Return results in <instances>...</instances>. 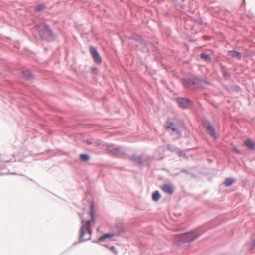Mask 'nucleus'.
Here are the masks:
<instances>
[{"label":"nucleus","instance_id":"obj_1","mask_svg":"<svg viewBox=\"0 0 255 255\" xmlns=\"http://www.w3.org/2000/svg\"><path fill=\"white\" fill-rule=\"evenodd\" d=\"M94 203H91L90 204V210L91 220H87L85 221L84 220H82L81 222L82 225L80 228V235L79 239V242L80 243L83 242L85 241V240L83 239L82 238L85 234V230L87 231V232L89 235H91L92 234V230L91 228V224L93 223V224H95L96 223L95 217L94 215Z\"/></svg>","mask_w":255,"mask_h":255},{"label":"nucleus","instance_id":"obj_2","mask_svg":"<svg viewBox=\"0 0 255 255\" xmlns=\"http://www.w3.org/2000/svg\"><path fill=\"white\" fill-rule=\"evenodd\" d=\"M184 86L190 89L205 88L206 85H210V82L201 79L195 76H190L185 78L182 81Z\"/></svg>","mask_w":255,"mask_h":255},{"label":"nucleus","instance_id":"obj_3","mask_svg":"<svg viewBox=\"0 0 255 255\" xmlns=\"http://www.w3.org/2000/svg\"><path fill=\"white\" fill-rule=\"evenodd\" d=\"M35 28L38 31L40 36L42 39L48 41H51L55 39L56 35L48 25L44 24H36Z\"/></svg>","mask_w":255,"mask_h":255},{"label":"nucleus","instance_id":"obj_4","mask_svg":"<svg viewBox=\"0 0 255 255\" xmlns=\"http://www.w3.org/2000/svg\"><path fill=\"white\" fill-rule=\"evenodd\" d=\"M198 230L192 231L183 234L179 237V244L182 245L185 243H189L201 235Z\"/></svg>","mask_w":255,"mask_h":255},{"label":"nucleus","instance_id":"obj_5","mask_svg":"<svg viewBox=\"0 0 255 255\" xmlns=\"http://www.w3.org/2000/svg\"><path fill=\"white\" fill-rule=\"evenodd\" d=\"M15 159L13 155L4 154L0 155V175H7L8 172L4 171L5 163L15 161Z\"/></svg>","mask_w":255,"mask_h":255},{"label":"nucleus","instance_id":"obj_6","mask_svg":"<svg viewBox=\"0 0 255 255\" xmlns=\"http://www.w3.org/2000/svg\"><path fill=\"white\" fill-rule=\"evenodd\" d=\"M107 151L113 155L124 154L125 150L124 148L116 145H108L107 147Z\"/></svg>","mask_w":255,"mask_h":255},{"label":"nucleus","instance_id":"obj_7","mask_svg":"<svg viewBox=\"0 0 255 255\" xmlns=\"http://www.w3.org/2000/svg\"><path fill=\"white\" fill-rule=\"evenodd\" d=\"M202 125L204 128L206 129L208 134L211 137H214L216 138V132L215 129L209 121L207 119H203L202 120Z\"/></svg>","mask_w":255,"mask_h":255},{"label":"nucleus","instance_id":"obj_8","mask_svg":"<svg viewBox=\"0 0 255 255\" xmlns=\"http://www.w3.org/2000/svg\"><path fill=\"white\" fill-rule=\"evenodd\" d=\"M202 125L204 128L206 129L208 134L211 137H214L216 138V132L215 129L209 121L207 119H203L202 120Z\"/></svg>","mask_w":255,"mask_h":255},{"label":"nucleus","instance_id":"obj_9","mask_svg":"<svg viewBox=\"0 0 255 255\" xmlns=\"http://www.w3.org/2000/svg\"><path fill=\"white\" fill-rule=\"evenodd\" d=\"M176 101L179 106L183 109L189 108L193 105L192 101L188 98L178 97L176 98Z\"/></svg>","mask_w":255,"mask_h":255},{"label":"nucleus","instance_id":"obj_10","mask_svg":"<svg viewBox=\"0 0 255 255\" xmlns=\"http://www.w3.org/2000/svg\"><path fill=\"white\" fill-rule=\"evenodd\" d=\"M173 120V119L168 118L166 122L165 127L167 128L171 129L173 132L180 135L181 131L178 126L174 124Z\"/></svg>","mask_w":255,"mask_h":255},{"label":"nucleus","instance_id":"obj_11","mask_svg":"<svg viewBox=\"0 0 255 255\" xmlns=\"http://www.w3.org/2000/svg\"><path fill=\"white\" fill-rule=\"evenodd\" d=\"M90 51L95 62L98 64H101L102 62V58L97 49L94 47L91 46Z\"/></svg>","mask_w":255,"mask_h":255},{"label":"nucleus","instance_id":"obj_12","mask_svg":"<svg viewBox=\"0 0 255 255\" xmlns=\"http://www.w3.org/2000/svg\"><path fill=\"white\" fill-rule=\"evenodd\" d=\"M131 159L133 163L136 165L142 167L145 163V160H143L141 156H137L136 155H133Z\"/></svg>","mask_w":255,"mask_h":255},{"label":"nucleus","instance_id":"obj_13","mask_svg":"<svg viewBox=\"0 0 255 255\" xmlns=\"http://www.w3.org/2000/svg\"><path fill=\"white\" fill-rule=\"evenodd\" d=\"M162 190L165 193L171 195L173 193L172 187L168 184H163L161 187Z\"/></svg>","mask_w":255,"mask_h":255},{"label":"nucleus","instance_id":"obj_14","mask_svg":"<svg viewBox=\"0 0 255 255\" xmlns=\"http://www.w3.org/2000/svg\"><path fill=\"white\" fill-rule=\"evenodd\" d=\"M116 236V234L114 233H108L104 234L103 236L100 237L96 242H100L104 241L107 239H109L113 237Z\"/></svg>","mask_w":255,"mask_h":255},{"label":"nucleus","instance_id":"obj_15","mask_svg":"<svg viewBox=\"0 0 255 255\" xmlns=\"http://www.w3.org/2000/svg\"><path fill=\"white\" fill-rule=\"evenodd\" d=\"M228 55L233 58H236L237 59H240L242 57L241 54L239 52L234 50L229 51Z\"/></svg>","mask_w":255,"mask_h":255},{"label":"nucleus","instance_id":"obj_16","mask_svg":"<svg viewBox=\"0 0 255 255\" xmlns=\"http://www.w3.org/2000/svg\"><path fill=\"white\" fill-rule=\"evenodd\" d=\"M245 145L250 150H253L254 148V143L253 141L250 139L248 138L245 141Z\"/></svg>","mask_w":255,"mask_h":255},{"label":"nucleus","instance_id":"obj_17","mask_svg":"<svg viewBox=\"0 0 255 255\" xmlns=\"http://www.w3.org/2000/svg\"><path fill=\"white\" fill-rule=\"evenodd\" d=\"M251 242L250 243H248L247 244L248 246H249L248 248V250L252 252L255 247V235H254L251 238Z\"/></svg>","mask_w":255,"mask_h":255},{"label":"nucleus","instance_id":"obj_18","mask_svg":"<svg viewBox=\"0 0 255 255\" xmlns=\"http://www.w3.org/2000/svg\"><path fill=\"white\" fill-rule=\"evenodd\" d=\"M200 58L202 59L203 61L207 63H210L211 62V58L210 56L208 54H206L205 53H202L200 55Z\"/></svg>","mask_w":255,"mask_h":255},{"label":"nucleus","instance_id":"obj_19","mask_svg":"<svg viewBox=\"0 0 255 255\" xmlns=\"http://www.w3.org/2000/svg\"><path fill=\"white\" fill-rule=\"evenodd\" d=\"M23 77L26 78L27 80H30L32 78V74L31 72L28 70H26L22 72Z\"/></svg>","mask_w":255,"mask_h":255},{"label":"nucleus","instance_id":"obj_20","mask_svg":"<svg viewBox=\"0 0 255 255\" xmlns=\"http://www.w3.org/2000/svg\"><path fill=\"white\" fill-rule=\"evenodd\" d=\"M161 195L158 191H155L152 194V199L154 201H158Z\"/></svg>","mask_w":255,"mask_h":255},{"label":"nucleus","instance_id":"obj_21","mask_svg":"<svg viewBox=\"0 0 255 255\" xmlns=\"http://www.w3.org/2000/svg\"><path fill=\"white\" fill-rule=\"evenodd\" d=\"M235 182V180L231 178H227L225 179L224 181V184L226 186H230L232 185L234 182Z\"/></svg>","mask_w":255,"mask_h":255},{"label":"nucleus","instance_id":"obj_22","mask_svg":"<svg viewBox=\"0 0 255 255\" xmlns=\"http://www.w3.org/2000/svg\"><path fill=\"white\" fill-rule=\"evenodd\" d=\"M90 157L88 154H81L80 155V159L84 162L89 161Z\"/></svg>","mask_w":255,"mask_h":255},{"label":"nucleus","instance_id":"obj_23","mask_svg":"<svg viewBox=\"0 0 255 255\" xmlns=\"http://www.w3.org/2000/svg\"><path fill=\"white\" fill-rule=\"evenodd\" d=\"M46 6L42 4H40L36 6L35 10L37 12H39L44 9H45Z\"/></svg>","mask_w":255,"mask_h":255},{"label":"nucleus","instance_id":"obj_24","mask_svg":"<svg viewBox=\"0 0 255 255\" xmlns=\"http://www.w3.org/2000/svg\"><path fill=\"white\" fill-rule=\"evenodd\" d=\"M124 233H125L124 230L123 228H121L118 230V231H117V233H114L116 234V236H123L124 234Z\"/></svg>","mask_w":255,"mask_h":255},{"label":"nucleus","instance_id":"obj_25","mask_svg":"<svg viewBox=\"0 0 255 255\" xmlns=\"http://www.w3.org/2000/svg\"><path fill=\"white\" fill-rule=\"evenodd\" d=\"M167 148L168 150L171 151H175L176 150V147L174 145H168L167 146Z\"/></svg>","mask_w":255,"mask_h":255},{"label":"nucleus","instance_id":"obj_26","mask_svg":"<svg viewBox=\"0 0 255 255\" xmlns=\"http://www.w3.org/2000/svg\"><path fill=\"white\" fill-rule=\"evenodd\" d=\"M110 250L111 251H112L114 253H115V254H117V249L114 246H111L110 247Z\"/></svg>","mask_w":255,"mask_h":255},{"label":"nucleus","instance_id":"obj_27","mask_svg":"<svg viewBox=\"0 0 255 255\" xmlns=\"http://www.w3.org/2000/svg\"><path fill=\"white\" fill-rule=\"evenodd\" d=\"M223 75H224V77H228L230 76L229 73L227 72H224Z\"/></svg>","mask_w":255,"mask_h":255},{"label":"nucleus","instance_id":"obj_28","mask_svg":"<svg viewBox=\"0 0 255 255\" xmlns=\"http://www.w3.org/2000/svg\"><path fill=\"white\" fill-rule=\"evenodd\" d=\"M179 154L180 156H185V154L184 153L183 151H181V150H179Z\"/></svg>","mask_w":255,"mask_h":255},{"label":"nucleus","instance_id":"obj_29","mask_svg":"<svg viewBox=\"0 0 255 255\" xmlns=\"http://www.w3.org/2000/svg\"><path fill=\"white\" fill-rule=\"evenodd\" d=\"M85 142H86L88 145H91L92 143V142L89 140H85Z\"/></svg>","mask_w":255,"mask_h":255},{"label":"nucleus","instance_id":"obj_30","mask_svg":"<svg viewBox=\"0 0 255 255\" xmlns=\"http://www.w3.org/2000/svg\"><path fill=\"white\" fill-rule=\"evenodd\" d=\"M233 150H234V151L235 152H236V153H239V150H238L237 148H236V147H234V148H233Z\"/></svg>","mask_w":255,"mask_h":255},{"label":"nucleus","instance_id":"obj_31","mask_svg":"<svg viewBox=\"0 0 255 255\" xmlns=\"http://www.w3.org/2000/svg\"><path fill=\"white\" fill-rule=\"evenodd\" d=\"M181 172L185 173H188V171L186 169L182 170Z\"/></svg>","mask_w":255,"mask_h":255},{"label":"nucleus","instance_id":"obj_32","mask_svg":"<svg viewBox=\"0 0 255 255\" xmlns=\"http://www.w3.org/2000/svg\"><path fill=\"white\" fill-rule=\"evenodd\" d=\"M6 170H7V169L5 168V169L3 171L6 172ZM7 172H8L7 171ZM10 174V173H8L7 174Z\"/></svg>","mask_w":255,"mask_h":255},{"label":"nucleus","instance_id":"obj_33","mask_svg":"<svg viewBox=\"0 0 255 255\" xmlns=\"http://www.w3.org/2000/svg\"><path fill=\"white\" fill-rule=\"evenodd\" d=\"M243 2L244 3V4H245V0H243Z\"/></svg>","mask_w":255,"mask_h":255},{"label":"nucleus","instance_id":"obj_34","mask_svg":"<svg viewBox=\"0 0 255 255\" xmlns=\"http://www.w3.org/2000/svg\"><path fill=\"white\" fill-rule=\"evenodd\" d=\"M182 2H184L185 1V0H181Z\"/></svg>","mask_w":255,"mask_h":255}]
</instances>
